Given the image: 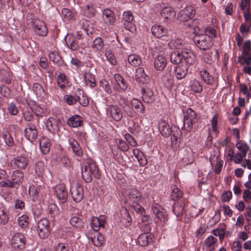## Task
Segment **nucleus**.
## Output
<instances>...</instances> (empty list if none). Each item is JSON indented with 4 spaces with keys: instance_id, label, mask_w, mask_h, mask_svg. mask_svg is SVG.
Masks as SVG:
<instances>
[{
    "instance_id": "f257e3e1",
    "label": "nucleus",
    "mask_w": 251,
    "mask_h": 251,
    "mask_svg": "<svg viewBox=\"0 0 251 251\" xmlns=\"http://www.w3.org/2000/svg\"><path fill=\"white\" fill-rule=\"evenodd\" d=\"M159 129L161 134L165 137H168L172 135L171 141L173 143L180 142L182 132L179 128H177L176 130H172L168 123L162 119L159 122Z\"/></svg>"
},
{
    "instance_id": "f03ea898",
    "label": "nucleus",
    "mask_w": 251,
    "mask_h": 251,
    "mask_svg": "<svg viewBox=\"0 0 251 251\" xmlns=\"http://www.w3.org/2000/svg\"><path fill=\"white\" fill-rule=\"evenodd\" d=\"M82 176L86 183H90L92 180L93 176L97 179H99L101 174L96 163L91 162L85 166L82 169Z\"/></svg>"
},
{
    "instance_id": "7ed1b4c3",
    "label": "nucleus",
    "mask_w": 251,
    "mask_h": 251,
    "mask_svg": "<svg viewBox=\"0 0 251 251\" xmlns=\"http://www.w3.org/2000/svg\"><path fill=\"white\" fill-rule=\"evenodd\" d=\"M196 46L201 50H209L213 46V39L207 34H196L193 38Z\"/></svg>"
},
{
    "instance_id": "20e7f679",
    "label": "nucleus",
    "mask_w": 251,
    "mask_h": 251,
    "mask_svg": "<svg viewBox=\"0 0 251 251\" xmlns=\"http://www.w3.org/2000/svg\"><path fill=\"white\" fill-rule=\"evenodd\" d=\"M197 116L194 111L191 108H188L184 115L183 126L182 130L188 133L193 129V125L197 122Z\"/></svg>"
},
{
    "instance_id": "39448f33",
    "label": "nucleus",
    "mask_w": 251,
    "mask_h": 251,
    "mask_svg": "<svg viewBox=\"0 0 251 251\" xmlns=\"http://www.w3.org/2000/svg\"><path fill=\"white\" fill-rule=\"evenodd\" d=\"M50 223L46 218H42L37 223V231L42 239L47 238L50 233Z\"/></svg>"
},
{
    "instance_id": "423d86ee",
    "label": "nucleus",
    "mask_w": 251,
    "mask_h": 251,
    "mask_svg": "<svg viewBox=\"0 0 251 251\" xmlns=\"http://www.w3.org/2000/svg\"><path fill=\"white\" fill-rule=\"evenodd\" d=\"M54 193L61 203H65L68 200V193L63 184H59L53 187Z\"/></svg>"
},
{
    "instance_id": "0eeeda50",
    "label": "nucleus",
    "mask_w": 251,
    "mask_h": 251,
    "mask_svg": "<svg viewBox=\"0 0 251 251\" xmlns=\"http://www.w3.org/2000/svg\"><path fill=\"white\" fill-rule=\"evenodd\" d=\"M108 115L117 122L120 121L123 118V112L119 106L117 105H109L106 109Z\"/></svg>"
},
{
    "instance_id": "6e6552de",
    "label": "nucleus",
    "mask_w": 251,
    "mask_h": 251,
    "mask_svg": "<svg viewBox=\"0 0 251 251\" xmlns=\"http://www.w3.org/2000/svg\"><path fill=\"white\" fill-rule=\"evenodd\" d=\"M12 247L15 249L22 250L25 245V239L23 234L18 232L15 233L11 240Z\"/></svg>"
},
{
    "instance_id": "1a4fd4ad",
    "label": "nucleus",
    "mask_w": 251,
    "mask_h": 251,
    "mask_svg": "<svg viewBox=\"0 0 251 251\" xmlns=\"http://www.w3.org/2000/svg\"><path fill=\"white\" fill-rule=\"evenodd\" d=\"M73 200L76 203H79L84 197V189L83 186L77 183L75 187L70 189Z\"/></svg>"
},
{
    "instance_id": "9d476101",
    "label": "nucleus",
    "mask_w": 251,
    "mask_h": 251,
    "mask_svg": "<svg viewBox=\"0 0 251 251\" xmlns=\"http://www.w3.org/2000/svg\"><path fill=\"white\" fill-rule=\"evenodd\" d=\"M183 59L189 65H193L197 62L196 54L189 49L183 48L181 50Z\"/></svg>"
},
{
    "instance_id": "9b49d317",
    "label": "nucleus",
    "mask_w": 251,
    "mask_h": 251,
    "mask_svg": "<svg viewBox=\"0 0 251 251\" xmlns=\"http://www.w3.org/2000/svg\"><path fill=\"white\" fill-rule=\"evenodd\" d=\"M195 15V10L192 6H188L181 10L179 14V18L182 22H186L192 19Z\"/></svg>"
},
{
    "instance_id": "f8f14e48",
    "label": "nucleus",
    "mask_w": 251,
    "mask_h": 251,
    "mask_svg": "<svg viewBox=\"0 0 251 251\" xmlns=\"http://www.w3.org/2000/svg\"><path fill=\"white\" fill-rule=\"evenodd\" d=\"M241 10L243 11V15L246 22L251 21V0H241L239 4Z\"/></svg>"
},
{
    "instance_id": "ddd939ff",
    "label": "nucleus",
    "mask_w": 251,
    "mask_h": 251,
    "mask_svg": "<svg viewBox=\"0 0 251 251\" xmlns=\"http://www.w3.org/2000/svg\"><path fill=\"white\" fill-rule=\"evenodd\" d=\"M29 162L28 159L24 156H19L13 158L11 162V165L15 168L20 169L26 168Z\"/></svg>"
},
{
    "instance_id": "4468645a",
    "label": "nucleus",
    "mask_w": 251,
    "mask_h": 251,
    "mask_svg": "<svg viewBox=\"0 0 251 251\" xmlns=\"http://www.w3.org/2000/svg\"><path fill=\"white\" fill-rule=\"evenodd\" d=\"M26 138L31 142L34 141L37 136L38 132L36 126L32 123L27 124V127L25 129Z\"/></svg>"
},
{
    "instance_id": "2eb2a0df",
    "label": "nucleus",
    "mask_w": 251,
    "mask_h": 251,
    "mask_svg": "<svg viewBox=\"0 0 251 251\" xmlns=\"http://www.w3.org/2000/svg\"><path fill=\"white\" fill-rule=\"evenodd\" d=\"M60 121L58 119L49 118L46 123L47 127L52 133H55L59 130Z\"/></svg>"
},
{
    "instance_id": "dca6fc26",
    "label": "nucleus",
    "mask_w": 251,
    "mask_h": 251,
    "mask_svg": "<svg viewBox=\"0 0 251 251\" xmlns=\"http://www.w3.org/2000/svg\"><path fill=\"white\" fill-rule=\"evenodd\" d=\"M152 34L156 38H160L168 35V31L167 28L159 25H154L151 28Z\"/></svg>"
},
{
    "instance_id": "f3484780",
    "label": "nucleus",
    "mask_w": 251,
    "mask_h": 251,
    "mask_svg": "<svg viewBox=\"0 0 251 251\" xmlns=\"http://www.w3.org/2000/svg\"><path fill=\"white\" fill-rule=\"evenodd\" d=\"M135 78L137 81L143 84H147L150 81V76L145 73L144 69L142 67L136 69Z\"/></svg>"
},
{
    "instance_id": "a211bd4d",
    "label": "nucleus",
    "mask_w": 251,
    "mask_h": 251,
    "mask_svg": "<svg viewBox=\"0 0 251 251\" xmlns=\"http://www.w3.org/2000/svg\"><path fill=\"white\" fill-rule=\"evenodd\" d=\"M34 31L41 36H46L48 34V28L44 21L37 20L36 25L33 27Z\"/></svg>"
},
{
    "instance_id": "6ab92c4d",
    "label": "nucleus",
    "mask_w": 251,
    "mask_h": 251,
    "mask_svg": "<svg viewBox=\"0 0 251 251\" xmlns=\"http://www.w3.org/2000/svg\"><path fill=\"white\" fill-rule=\"evenodd\" d=\"M105 223L103 216H100L99 218L93 217L91 219V226L94 230L98 231L100 227H104Z\"/></svg>"
},
{
    "instance_id": "aec40b11",
    "label": "nucleus",
    "mask_w": 251,
    "mask_h": 251,
    "mask_svg": "<svg viewBox=\"0 0 251 251\" xmlns=\"http://www.w3.org/2000/svg\"><path fill=\"white\" fill-rule=\"evenodd\" d=\"M167 60L162 55H158L154 61V68L158 71H162L167 65Z\"/></svg>"
},
{
    "instance_id": "412c9836",
    "label": "nucleus",
    "mask_w": 251,
    "mask_h": 251,
    "mask_svg": "<svg viewBox=\"0 0 251 251\" xmlns=\"http://www.w3.org/2000/svg\"><path fill=\"white\" fill-rule=\"evenodd\" d=\"M188 66L187 65H179L176 67L175 73L177 79L184 78L188 72Z\"/></svg>"
},
{
    "instance_id": "4be33fe9",
    "label": "nucleus",
    "mask_w": 251,
    "mask_h": 251,
    "mask_svg": "<svg viewBox=\"0 0 251 251\" xmlns=\"http://www.w3.org/2000/svg\"><path fill=\"white\" fill-rule=\"evenodd\" d=\"M103 19L106 24L112 25L115 22L114 13L109 9H105L103 12Z\"/></svg>"
},
{
    "instance_id": "5701e85b",
    "label": "nucleus",
    "mask_w": 251,
    "mask_h": 251,
    "mask_svg": "<svg viewBox=\"0 0 251 251\" xmlns=\"http://www.w3.org/2000/svg\"><path fill=\"white\" fill-rule=\"evenodd\" d=\"M68 125L72 127H77L82 126V118L78 115H74L69 118L67 121Z\"/></svg>"
},
{
    "instance_id": "b1692460",
    "label": "nucleus",
    "mask_w": 251,
    "mask_h": 251,
    "mask_svg": "<svg viewBox=\"0 0 251 251\" xmlns=\"http://www.w3.org/2000/svg\"><path fill=\"white\" fill-rule=\"evenodd\" d=\"M142 100L144 102L147 103H152L155 100V97L153 92L150 90H146L145 88L142 89Z\"/></svg>"
},
{
    "instance_id": "393cba45",
    "label": "nucleus",
    "mask_w": 251,
    "mask_h": 251,
    "mask_svg": "<svg viewBox=\"0 0 251 251\" xmlns=\"http://www.w3.org/2000/svg\"><path fill=\"white\" fill-rule=\"evenodd\" d=\"M182 55V53H181V50H176L172 51L170 53V60L171 62L176 65L180 63L183 60Z\"/></svg>"
},
{
    "instance_id": "a878e982",
    "label": "nucleus",
    "mask_w": 251,
    "mask_h": 251,
    "mask_svg": "<svg viewBox=\"0 0 251 251\" xmlns=\"http://www.w3.org/2000/svg\"><path fill=\"white\" fill-rule=\"evenodd\" d=\"M161 15L166 19L172 20L176 16V12L173 8L166 7L161 10Z\"/></svg>"
},
{
    "instance_id": "bb28decb",
    "label": "nucleus",
    "mask_w": 251,
    "mask_h": 251,
    "mask_svg": "<svg viewBox=\"0 0 251 251\" xmlns=\"http://www.w3.org/2000/svg\"><path fill=\"white\" fill-rule=\"evenodd\" d=\"M69 142L71 145V147L74 153L79 157L81 156L83 154V152L78 143L74 138H70L69 140Z\"/></svg>"
},
{
    "instance_id": "cd10ccee",
    "label": "nucleus",
    "mask_w": 251,
    "mask_h": 251,
    "mask_svg": "<svg viewBox=\"0 0 251 251\" xmlns=\"http://www.w3.org/2000/svg\"><path fill=\"white\" fill-rule=\"evenodd\" d=\"M200 75L203 81L206 84L212 85L214 82L213 76L210 75L206 70L200 71Z\"/></svg>"
},
{
    "instance_id": "c85d7f7f",
    "label": "nucleus",
    "mask_w": 251,
    "mask_h": 251,
    "mask_svg": "<svg viewBox=\"0 0 251 251\" xmlns=\"http://www.w3.org/2000/svg\"><path fill=\"white\" fill-rule=\"evenodd\" d=\"M133 153L137 159L140 165L142 166H145L147 164L148 160L144 154L138 149H134Z\"/></svg>"
},
{
    "instance_id": "c756f323",
    "label": "nucleus",
    "mask_w": 251,
    "mask_h": 251,
    "mask_svg": "<svg viewBox=\"0 0 251 251\" xmlns=\"http://www.w3.org/2000/svg\"><path fill=\"white\" fill-rule=\"evenodd\" d=\"M184 208V204L183 202L179 201L174 204L172 206V211L177 217H179L182 214Z\"/></svg>"
},
{
    "instance_id": "7c9ffc66",
    "label": "nucleus",
    "mask_w": 251,
    "mask_h": 251,
    "mask_svg": "<svg viewBox=\"0 0 251 251\" xmlns=\"http://www.w3.org/2000/svg\"><path fill=\"white\" fill-rule=\"evenodd\" d=\"M24 175L23 172L20 170L14 171L11 176V179L14 184H20L24 180Z\"/></svg>"
},
{
    "instance_id": "2f4dec72",
    "label": "nucleus",
    "mask_w": 251,
    "mask_h": 251,
    "mask_svg": "<svg viewBox=\"0 0 251 251\" xmlns=\"http://www.w3.org/2000/svg\"><path fill=\"white\" fill-rule=\"evenodd\" d=\"M128 62L132 66L138 67L142 64V59L137 54H132L129 55L127 58Z\"/></svg>"
},
{
    "instance_id": "473e14b6",
    "label": "nucleus",
    "mask_w": 251,
    "mask_h": 251,
    "mask_svg": "<svg viewBox=\"0 0 251 251\" xmlns=\"http://www.w3.org/2000/svg\"><path fill=\"white\" fill-rule=\"evenodd\" d=\"M182 192L176 185L171 186V198L173 201H177L182 198Z\"/></svg>"
},
{
    "instance_id": "72a5a7b5",
    "label": "nucleus",
    "mask_w": 251,
    "mask_h": 251,
    "mask_svg": "<svg viewBox=\"0 0 251 251\" xmlns=\"http://www.w3.org/2000/svg\"><path fill=\"white\" fill-rule=\"evenodd\" d=\"M130 104L138 112L142 114L145 113V107L140 100L137 99H133L131 100Z\"/></svg>"
},
{
    "instance_id": "f704fd0d",
    "label": "nucleus",
    "mask_w": 251,
    "mask_h": 251,
    "mask_svg": "<svg viewBox=\"0 0 251 251\" xmlns=\"http://www.w3.org/2000/svg\"><path fill=\"white\" fill-rule=\"evenodd\" d=\"M66 44L70 49L74 51L77 50L79 48V45L77 40L74 37L67 38Z\"/></svg>"
},
{
    "instance_id": "c9c22d12",
    "label": "nucleus",
    "mask_w": 251,
    "mask_h": 251,
    "mask_svg": "<svg viewBox=\"0 0 251 251\" xmlns=\"http://www.w3.org/2000/svg\"><path fill=\"white\" fill-rule=\"evenodd\" d=\"M121 215V222L126 227H129L131 224V218L126 209L122 211Z\"/></svg>"
},
{
    "instance_id": "e433bc0d",
    "label": "nucleus",
    "mask_w": 251,
    "mask_h": 251,
    "mask_svg": "<svg viewBox=\"0 0 251 251\" xmlns=\"http://www.w3.org/2000/svg\"><path fill=\"white\" fill-rule=\"evenodd\" d=\"M96 11L92 5H86L83 9V15L87 18L94 17L96 15Z\"/></svg>"
},
{
    "instance_id": "4c0bfd02",
    "label": "nucleus",
    "mask_w": 251,
    "mask_h": 251,
    "mask_svg": "<svg viewBox=\"0 0 251 251\" xmlns=\"http://www.w3.org/2000/svg\"><path fill=\"white\" fill-rule=\"evenodd\" d=\"M41 150L42 152L46 154L50 151V143L47 139H43L40 143Z\"/></svg>"
},
{
    "instance_id": "58836bf2",
    "label": "nucleus",
    "mask_w": 251,
    "mask_h": 251,
    "mask_svg": "<svg viewBox=\"0 0 251 251\" xmlns=\"http://www.w3.org/2000/svg\"><path fill=\"white\" fill-rule=\"evenodd\" d=\"M57 161L64 167L68 168L70 166L71 163L68 156L63 154L57 157Z\"/></svg>"
},
{
    "instance_id": "ea45409f",
    "label": "nucleus",
    "mask_w": 251,
    "mask_h": 251,
    "mask_svg": "<svg viewBox=\"0 0 251 251\" xmlns=\"http://www.w3.org/2000/svg\"><path fill=\"white\" fill-rule=\"evenodd\" d=\"M153 211L160 221H165L167 220V215H165L166 212L163 209L160 210L157 207H154L153 209Z\"/></svg>"
},
{
    "instance_id": "a19ab883",
    "label": "nucleus",
    "mask_w": 251,
    "mask_h": 251,
    "mask_svg": "<svg viewBox=\"0 0 251 251\" xmlns=\"http://www.w3.org/2000/svg\"><path fill=\"white\" fill-rule=\"evenodd\" d=\"M49 57L53 63L58 65H61L62 64L63 60L56 52H50L49 54Z\"/></svg>"
},
{
    "instance_id": "79ce46f5",
    "label": "nucleus",
    "mask_w": 251,
    "mask_h": 251,
    "mask_svg": "<svg viewBox=\"0 0 251 251\" xmlns=\"http://www.w3.org/2000/svg\"><path fill=\"white\" fill-rule=\"evenodd\" d=\"M70 224L76 228H81L84 226L83 220L77 217H73L70 220Z\"/></svg>"
},
{
    "instance_id": "37998d69",
    "label": "nucleus",
    "mask_w": 251,
    "mask_h": 251,
    "mask_svg": "<svg viewBox=\"0 0 251 251\" xmlns=\"http://www.w3.org/2000/svg\"><path fill=\"white\" fill-rule=\"evenodd\" d=\"M114 78L120 88L123 90L126 89L127 85L124 78L119 74H115Z\"/></svg>"
},
{
    "instance_id": "c03bdc74",
    "label": "nucleus",
    "mask_w": 251,
    "mask_h": 251,
    "mask_svg": "<svg viewBox=\"0 0 251 251\" xmlns=\"http://www.w3.org/2000/svg\"><path fill=\"white\" fill-rule=\"evenodd\" d=\"M32 88L37 97H43L45 95V91L41 84L35 83L33 84Z\"/></svg>"
},
{
    "instance_id": "a18cd8bd",
    "label": "nucleus",
    "mask_w": 251,
    "mask_h": 251,
    "mask_svg": "<svg viewBox=\"0 0 251 251\" xmlns=\"http://www.w3.org/2000/svg\"><path fill=\"white\" fill-rule=\"evenodd\" d=\"M128 196L133 202H136L138 201L140 194L137 189H131L128 190Z\"/></svg>"
},
{
    "instance_id": "49530a36",
    "label": "nucleus",
    "mask_w": 251,
    "mask_h": 251,
    "mask_svg": "<svg viewBox=\"0 0 251 251\" xmlns=\"http://www.w3.org/2000/svg\"><path fill=\"white\" fill-rule=\"evenodd\" d=\"M190 86L192 90L196 93H200L202 91V87L198 80L194 79L191 80L190 82Z\"/></svg>"
},
{
    "instance_id": "de8ad7c7",
    "label": "nucleus",
    "mask_w": 251,
    "mask_h": 251,
    "mask_svg": "<svg viewBox=\"0 0 251 251\" xmlns=\"http://www.w3.org/2000/svg\"><path fill=\"white\" fill-rule=\"evenodd\" d=\"M168 46L171 49H176L180 50L182 49V42L180 39L173 40L168 44Z\"/></svg>"
},
{
    "instance_id": "09e8293b",
    "label": "nucleus",
    "mask_w": 251,
    "mask_h": 251,
    "mask_svg": "<svg viewBox=\"0 0 251 251\" xmlns=\"http://www.w3.org/2000/svg\"><path fill=\"white\" fill-rule=\"evenodd\" d=\"M104 47L103 39L100 37H97L93 41V48L97 51H100Z\"/></svg>"
},
{
    "instance_id": "8fccbe9b",
    "label": "nucleus",
    "mask_w": 251,
    "mask_h": 251,
    "mask_svg": "<svg viewBox=\"0 0 251 251\" xmlns=\"http://www.w3.org/2000/svg\"><path fill=\"white\" fill-rule=\"evenodd\" d=\"M62 16L66 20H71L74 19L75 14L70 9L64 8L61 10Z\"/></svg>"
},
{
    "instance_id": "3c124183",
    "label": "nucleus",
    "mask_w": 251,
    "mask_h": 251,
    "mask_svg": "<svg viewBox=\"0 0 251 251\" xmlns=\"http://www.w3.org/2000/svg\"><path fill=\"white\" fill-rule=\"evenodd\" d=\"M82 27L88 35L89 33L92 34L94 28L93 27L91 22L89 21L84 20H83L82 23Z\"/></svg>"
},
{
    "instance_id": "603ef678",
    "label": "nucleus",
    "mask_w": 251,
    "mask_h": 251,
    "mask_svg": "<svg viewBox=\"0 0 251 251\" xmlns=\"http://www.w3.org/2000/svg\"><path fill=\"white\" fill-rule=\"evenodd\" d=\"M85 82L86 84L90 83L89 86L94 88L96 86L95 77L94 75L88 73L85 75Z\"/></svg>"
},
{
    "instance_id": "864d4df0",
    "label": "nucleus",
    "mask_w": 251,
    "mask_h": 251,
    "mask_svg": "<svg viewBox=\"0 0 251 251\" xmlns=\"http://www.w3.org/2000/svg\"><path fill=\"white\" fill-rule=\"evenodd\" d=\"M35 171L39 176L43 175L45 172L44 163L42 161H38L35 166Z\"/></svg>"
},
{
    "instance_id": "5fc2aeb1",
    "label": "nucleus",
    "mask_w": 251,
    "mask_h": 251,
    "mask_svg": "<svg viewBox=\"0 0 251 251\" xmlns=\"http://www.w3.org/2000/svg\"><path fill=\"white\" fill-rule=\"evenodd\" d=\"M150 236L145 233L140 235L138 242L142 246H146L149 244Z\"/></svg>"
},
{
    "instance_id": "6e6d98bb",
    "label": "nucleus",
    "mask_w": 251,
    "mask_h": 251,
    "mask_svg": "<svg viewBox=\"0 0 251 251\" xmlns=\"http://www.w3.org/2000/svg\"><path fill=\"white\" fill-rule=\"evenodd\" d=\"M37 20H40L39 19L36 18L32 13H29L26 16V22L28 25L32 26L33 27L36 23Z\"/></svg>"
},
{
    "instance_id": "4d7b16f0",
    "label": "nucleus",
    "mask_w": 251,
    "mask_h": 251,
    "mask_svg": "<svg viewBox=\"0 0 251 251\" xmlns=\"http://www.w3.org/2000/svg\"><path fill=\"white\" fill-rule=\"evenodd\" d=\"M251 42L250 40L246 41L243 45L242 54L245 56H249L251 50Z\"/></svg>"
},
{
    "instance_id": "13d9d810",
    "label": "nucleus",
    "mask_w": 251,
    "mask_h": 251,
    "mask_svg": "<svg viewBox=\"0 0 251 251\" xmlns=\"http://www.w3.org/2000/svg\"><path fill=\"white\" fill-rule=\"evenodd\" d=\"M116 143L118 148L122 151H126L128 150L129 146L125 141L121 139H117Z\"/></svg>"
},
{
    "instance_id": "bf43d9fd",
    "label": "nucleus",
    "mask_w": 251,
    "mask_h": 251,
    "mask_svg": "<svg viewBox=\"0 0 251 251\" xmlns=\"http://www.w3.org/2000/svg\"><path fill=\"white\" fill-rule=\"evenodd\" d=\"M117 100L121 107L125 106L128 103L127 97L123 95H119L117 96Z\"/></svg>"
},
{
    "instance_id": "052dcab7",
    "label": "nucleus",
    "mask_w": 251,
    "mask_h": 251,
    "mask_svg": "<svg viewBox=\"0 0 251 251\" xmlns=\"http://www.w3.org/2000/svg\"><path fill=\"white\" fill-rule=\"evenodd\" d=\"M240 87L241 91L244 95H246V97L248 99H249L250 98H251V88H250L249 92H248V87L245 84H241L240 85Z\"/></svg>"
},
{
    "instance_id": "680f3d73",
    "label": "nucleus",
    "mask_w": 251,
    "mask_h": 251,
    "mask_svg": "<svg viewBox=\"0 0 251 251\" xmlns=\"http://www.w3.org/2000/svg\"><path fill=\"white\" fill-rule=\"evenodd\" d=\"M212 55V51H209L206 52H205L203 55V61L207 64L212 63L213 60Z\"/></svg>"
},
{
    "instance_id": "e2e57ef3",
    "label": "nucleus",
    "mask_w": 251,
    "mask_h": 251,
    "mask_svg": "<svg viewBox=\"0 0 251 251\" xmlns=\"http://www.w3.org/2000/svg\"><path fill=\"white\" fill-rule=\"evenodd\" d=\"M100 85L105 90L107 93H111L112 90L111 87L107 80L105 79H103L100 81Z\"/></svg>"
},
{
    "instance_id": "0e129e2a",
    "label": "nucleus",
    "mask_w": 251,
    "mask_h": 251,
    "mask_svg": "<svg viewBox=\"0 0 251 251\" xmlns=\"http://www.w3.org/2000/svg\"><path fill=\"white\" fill-rule=\"evenodd\" d=\"M65 99L66 103L69 105L75 104L77 101V96L74 97L70 95H66Z\"/></svg>"
},
{
    "instance_id": "69168bd1",
    "label": "nucleus",
    "mask_w": 251,
    "mask_h": 251,
    "mask_svg": "<svg viewBox=\"0 0 251 251\" xmlns=\"http://www.w3.org/2000/svg\"><path fill=\"white\" fill-rule=\"evenodd\" d=\"M232 197V192L230 191H227L222 195L221 200L223 202H227L231 199Z\"/></svg>"
},
{
    "instance_id": "338daca9",
    "label": "nucleus",
    "mask_w": 251,
    "mask_h": 251,
    "mask_svg": "<svg viewBox=\"0 0 251 251\" xmlns=\"http://www.w3.org/2000/svg\"><path fill=\"white\" fill-rule=\"evenodd\" d=\"M8 219V216L4 209H2L0 213V223L2 225H5L7 223Z\"/></svg>"
},
{
    "instance_id": "774afa93",
    "label": "nucleus",
    "mask_w": 251,
    "mask_h": 251,
    "mask_svg": "<svg viewBox=\"0 0 251 251\" xmlns=\"http://www.w3.org/2000/svg\"><path fill=\"white\" fill-rule=\"evenodd\" d=\"M3 138L7 146L11 147L14 145V140L12 136L9 133H6L4 135Z\"/></svg>"
}]
</instances>
